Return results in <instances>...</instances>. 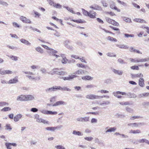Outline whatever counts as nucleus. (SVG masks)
<instances>
[{"label": "nucleus", "instance_id": "f257e3e1", "mask_svg": "<svg viewBox=\"0 0 149 149\" xmlns=\"http://www.w3.org/2000/svg\"><path fill=\"white\" fill-rule=\"evenodd\" d=\"M82 10L83 13L84 15L88 16L92 18H95L96 17L95 15L96 13L95 12L93 13V15L92 14H90V13L84 9H82Z\"/></svg>", "mask_w": 149, "mask_h": 149}, {"label": "nucleus", "instance_id": "f03ea898", "mask_svg": "<svg viewBox=\"0 0 149 149\" xmlns=\"http://www.w3.org/2000/svg\"><path fill=\"white\" fill-rule=\"evenodd\" d=\"M65 72L61 71V70L58 68H55L53 70L52 74H56L60 75H63L65 74Z\"/></svg>", "mask_w": 149, "mask_h": 149}, {"label": "nucleus", "instance_id": "7ed1b4c3", "mask_svg": "<svg viewBox=\"0 0 149 149\" xmlns=\"http://www.w3.org/2000/svg\"><path fill=\"white\" fill-rule=\"evenodd\" d=\"M47 52L49 55L54 56L57 58L60 57L59 55H57L56 54L58 52L52 49L50 50H48L47 51Z\"/></svg>", "mask_w": 149, "mask_h": 149}, {"label": "nucleus", "instance_id": "20e7f679", "mask_svg": "<svg viewBox=\"0 0 149 149\" xmlns=\"http://www.w3.org/2000/svg\"><path fill=\"white\" fill-rule=\"evenodd\" d=\"M26 101H32L35 100V96L33 95H25Z\"/></svg>", "mask_w": 149, "mask_h": 149}, {"label": "nucleus", "instance_id": "39448f33", "mask_svg": "<svg viewBox=\"0 0 149 149\" xmlns=\"http://www.w3.org/2000/svg\"><path fill=\"white\" fill-rule=\"evenodd\" d=\"M26 95H21L18 96L16 100L18 101H24L26 100Z\"/></svg>", "mask_w": 149, "mask_h": 149}, {"label": "nucleus", "instance_id": "423d86ee", "mask_svg": "<svg viewBox=\"0 0 149 149\" xmlns=\"http://www.w3.org/2000/svg\"><path fill=\"white\" fill-rule=\"evenodd\" d=\"M77 77V76L73 75H69L68 77H61L60 78L63 79L64 80H70Z\"/></svg>", "mask_w": 149, "mask_h": 149}, {"label": "nucleus", "instance_id": "0eeeda50", "mask_svg": "<svg viewBox=\"0 0 149 149\" xmlns=\"http://www.w3.org/2000/svg\"><path fill=\"white\" fill-rule=\"evenodd\" d=\"M66 103L63 101H59L56 102L52 105V106H56L61 105H66Z\"/></svg>", "mask_w": 149, "mask_h": 149}, {"label": "nucleus", "instance_id": "6e6552de", "mask_svg": "<svg viewBox=\"0 0 149 149\" xmlns=\"http://www.w3.org/2000/svg\"><path fill=\"white\" fill-rule=\"evenodd\" d=\"M20 19L23 22L26 23H31V21L29 19H27L25 17L23 16L20 17Z\"/></svg>", "mask_w": 149, "mask_h": 149}, {"label": "nucleus", "instance_id": "1a4fd4ad", "mask_svg": "<svg viewBox=\"0 0 149 149\" xmlns=\"http://www.w3.org/2000/svg\"><path fill=\"white\" fill-rule=\"evenodd\" d=\"M13 72L10 70H5L1 71L0 70V74L2 75L6 74H11Z\"/></svg>", "mask_w": 149, "mask_h": 149}, {"label": "nucleus", "instance_id": "9d476101", "mask_svg": "<svg viewBox=\"0 0 149 149\" xmlns=\"http://www.w3.org/2000/svg\"><path fill=\"white\" fill-rule=\"evenodd\" d=\"M112 71L115 74L119 75H122L123 73V72L122 70H119L114 69L112 70Z\"/></svg>", "mask_w": 149, "mask_h": 149}, {"label": "nucleus", "instance_id": "9b49d317", "mask_svg": "<svg viewBox=\"0 0 149 149\" xmlns=\"http://www.w3.org/2000/svg\"><path fill=\"white\" fill-rule=\"evenodd\" d=\"M22 116V115L21 114H18L14 117V120L15 122H17L19 121V119H21Z\"/></svg>", "mask_w": 149, "mask_h": 149}, {"label": "nucleus", "instance_id": "f8f14e48", "mask_svg": "<svg viewBox=\"0 0 149 149\" xmlns=\"http://www.w3.org/2000/svg\"><path fill=\"white\" fill-rule=\"evenodd\" d=\"M20 40L22 43L26 45L30 46L31 45V43L29 41L24 39L22 38Z\"/></svg>", "mask_w": 149, "mask_h": 149}, {"label": "nucleus", "instance_id": "ddd939ff", "mask_svg": "<svg viewBox=\"0 0 149 149\" xmlns=\"http://www.w3.org/2000/svg\"><path fill=\"white\" fill-rule=\"evenodd\" d=\"M18 82V79L17 77H15L13 79H10L8 83L9 84L15 83Z\"/></svg>", "mask_w": 149, "mask_h": 149}, {"label": "nucleus", "instance_id": "4468645a", "mask_svg": "<svg viewBox=\"0 0 149 149\" xmlns=\"http://www.w3.org/2000/svg\"><path fill=\"white\" fill-rule=\"evenodd\" d=\"M117 47H119L120 48L122 49H127L129 48V47L127 45H118L116 44V45Z\"/></svg>", "mask_w": 149, "mask_h": 149}, {"label": "nucleus", "instance_id": "2eb2a0df", "mask_svg": "<svg viewBox=\"0 0 149 149\" xmlns=\"http://www.w3.org/2000/svg\"><path fill=\"white\" fill-rule=\"evenodd\" d=\"M141 124V123H130L128 124V125L132 127H137Z\"/></svg>", "mask_w": 149, "mask_h": 149}, {"label": "nucleus", "instance_id": "dca6fc26", "mask_svg": "<svg viewBox=\"0 0 149 149\" xmlns=\"http://www.w3.org/2000/svg\"><path fill=\"white\" fill-rule=\"evenodd\" d=\"M82 79L84 80H91L93 79V78L90 76L87 75L82 77Z\"/></svg>", "mask_w": 149, "mask_h": 149}, {"label": "nucleus", "instance_id": "f3484780", "mask_svg": "<svg viewBox=\"0 0 149 149\" xmlns=\"http://www.w3.org/2000/svg\"><path fill=\"white\" fill-rule=\"evenodd\" d=\"M72 133L74 135H77L78 136H82L83 135V134L81 132L75 130H73Z\"/></svg>", "mask_w": 149, "mask_h": 149}, {"label": "nucleus", "instance_id": "a211bd4d", "mask_svg": "<svg viewBox=\"0 0 149 149\" xmlns=\"http://www.w3.org/2000/svg\"><path fill=\"white\" fill-rule=\"evenodd\" d=\"M139 85L141 87H143L144 85V80L143 78H141L139 80Z\"/></svg>", "mask_w": 149, "mask_h": 149}, {"label": "nucleus", "instance_id": "6ab92c4d", "mask_svg": "<svg viewBox=\"0 0 149 149\" xmlns=\"http://www.w3.org/2000/svg\"><path fill=\"white\" fill-rule=\"evenodd\" d=\"M149 95V93H144L139 94L138 95V97L139 98L143 97H148Z\"/></svg>", "mask_w": 149, "mask_h": 149}, {"label": "nucleus", "instance_id": "aec40b11", "mask_svg": "<svg viewBox=\"0 0 149 149\" xmlns=\"http://www.w3.org/2000/svg\"><path fill=\"white\" fill-rule=\"evenodd\" d=\"M37 121L39 123H42L45 124H48V121H46L41 118H37Z\"/></svg>", "mask_w": 149, "mask_h": 149}, {"label": "nucleus", "instance_id": "412c9836", "mask_svg": "<svg viewBox=\"0 0 149 149\" xmlns=\"http://www.w3.org/2000/svg\"><path fill=\"white\" fill-rule=\"evenodd\" d=\"M134 21L136 22H138L144 23H146V21L145 20L141 19L135 18L134 19Z\"/></svg>", "mask_w": 149, "mask_h": 149}, {"label": "nucleus", "instance_id": "4be33fe9", "mask_svg": "<svg viewBox=\"0 0 149 149\" xmlns=\"http://www.w3.org/2000/svg\"><path fill=\"white\" fill-rule=\"evenodd\" d=\"M0 5L6 7H7L9 5L6 2L2 0H0Z\"/></svg>", "mask_w": 149, "mask_h": 149}, {"label": "nucleus", "instance_id": "5701e85b", "mask_svg": "<svg viewBox=\"0 0 149 149\" xmlns=\"http://www.w3.org/2000/svg\"><path fill=\"white\" fill-rule=\"evenodd\" d=\"M84 70L82 69H79L78 70L76 71L75 73H74L75 74H84Z\"/></svg>", "mask_w": 149, "mask_h": 149}, {"label": "nucleus", "instance_id": "b1692460", "mask_svg": "<svg viewBox=\"0 0 149 149\" xmlns=\"http://www.w3.org/2000/svg\"><path fill=\"white\" fill-rule=\"evenodd\" d=\"M116 130V128L115 127H111L108 129L106 132V133L108 132H114Z\"/></svg>", "mask_w": 149, "mask_h": 149}, {"label": "nucleus", "instance_id": "393cba45", "mask_svg": "<svg viewBox=\"0 0 149 149\" xmlns=\"http://www.w3.org/2000/svg\"><path fill=\"white\" fill-rule=\"evenodd\" d=\"M45 129L47 130L51 131H54L56 130V128L55 127H46Z\"/></svg>", "mask_w": 149, "mask_h": 149}, {"label": "nucleus", "instance_id": "a878e982", "mask_svg": "<svg viewBox=\"0 0 149 149\" xmlns=\"http://www.w3.org/2000/svg\"><path fill=\"white\" fill-rule=\"evenodd\" d=\"M61 62L63 64H66L67 62L70 63V61L67 59L66 58H62L61 60Z\"/></svg>", "mask_w": 149, "mask_h": 149}, {"label": "nucleus", "instance_id": "bb28decb", "mask_svg": "<svg viewBox=\"0 0 149 149\" xmlns=\"http://www.w3.org/2000/svg\"><path fill=\"white\" fill-rule=\"evenodd\" d=\"M77 65L78 67H81L82 68H89L88 67L87 65H82V64H79L78 63L77 64Z\"/></svg>", "mask_w": 149, "mask_h": 149}, {"label": "nucleus", "instance_id": "cd10ccee", "mask_svg": "<svg viewBox=\"0 0 149 149\" xmlns=\"http://www.w3.org/2000/svg\"><path fill=\"white\" fill-rule=\"evenodd\" d=\"M53 6L59 9L61 8L62 6V5H61L59 3H55L54 4Z\"/></svg>", "mask_w": 149, "mask_h": 149}, {"label": "nucleus", "instance_id": "c85d7f7f", "mask_svg": "<svg viewBox=\"0 0 149 149\" xmlns=\"http://www.w3.org/2000/svg\"><path fill=\"white\" fill-rule=\"evenodd\" d=\"M11 59L13 60L17 61L18 60V57L16 56H8Z\"/></svg>", "mask_w": 149, "mask_h": 149}, {"label": "nucleus", "instance_id": "c756f323", "mask_svg": "<svg viewBox=\"0 0 149 149\" xmlns=\"http://www.w3.org/2000/svg\"><path fill=\"white\" fill-rule=\"evenodd\" d=\"M35 49L37 51L39 52L41 54H42L43 53V49L40 47L36 48Z\"/></svg>", "mask_w": 149, "mask_h": 149}, {"label": "nucleus", "instance_id": "7c9ffc66", "mask_svg": "<svg viewBox=\"0 0 149 149\" xmlns=\"http://www.w3.org/2000/svg\"><path fill=\"white\" fill-rule=\"evenodd\" d=\"M107 39L111 41L117 42V40L116 38H114L110 36L108 37Z\"/></svg>", "mask_w": 149, "mask_h": 149}, {"label": "nucleus", "instance_id": "2f4dec72", "mask_svg": "<svg viewBox=\"0 0 149 149\" xmlns=\"http://www.w3.org/2000/svg\"><path fill=\"white\" fill-rule=\"evenodd\" d=\"M71 20L72 21L74 22H76L78 23H83L85 22V21L82 20L81 19L78 20L72 19Z\"/></svg>", "mask_w": 149, "mask_h": 149}, {"label": "nucleus", "instance_id": "473e14b6", "mask_svg": "<svg viewBox=\"0 0 149 149\" xmlns=\"http://www.w3.org/2000/svg\"><path fill=\"white\" fill-rule=\"evenodd\" d=\"M9 104L6 102H0V106L3 107L5 106H8Z\"/></svg>", "mask_w": 149, "mask_h": 149}, {"label": "nucleus", "instance_id": "72a5a7b5", "mask_svg": "<svg viewBox=\"0 0 149 149\" xmlns=\"http://www.w3.org/2000/svg\"><path fill=\"white\" fill-rule=\"evenodd\" d=\"M110 24L117 26H119V23L113 19L111 21V22Z\"/></svg>", "mask_w": 149, "mask_h": 149}, {"label": "nucleus", "instance_id": "f704fd0d", "mask_svg": "<svg viewBox=\"0 0 149 149\" xmlns=\"http://www.w3.org/2000/svg\"><path fill=\"white\" fill-rule=\"evenodd\" d=\"M53 89L54 91H56L58 90H60V88H61V86H55L53 87Z\"/></svg>", "mask_w": 149, "mask_h": 149}, {"label": "nucleus", "instance_id": "c9c22d12", "mask_svg": "<svg viewBox=\"0 0 149 149\" xmlns=\"http://www.w3.org/2000/svg\"><path fill=\"white\" fill-rule=\"evenodd\" d=\"M45 91L47 93L54 92L53 87H51L46 89Z\"/></svg>", "mask_w": 149, "mask_h": 149}, {"label": "nucleus", "instance_id": "e433bc0d", "mask_svg": "<svg viewBox=\"0 0 149 149\" xmlns=\"http://www.w3.org/2000/svg\"><path fill=\"white\" fill-rule=\"evenodd\" d=\"M94 10H101V8L98 6L97 4H94Z\"/></svg>", "mask_w": 149, "mask_h": 149}, {"label": "nucleus", "instance_id": "4c0bfd02", "mask_svg": "<svg viewBox=\"0 0 149 149\" xmlns=\"http://www.w3.org/2000/svg\"><path fill=\"white\" fill-rule=\"evenodd\" d=\"M123 20L125 22H132V21L131 19L129 18H126L125 17H123Z\"/></svg>", "mask_w": 149, "mask_h": 149}, {"label": "nucleus", "instance_id": "58836bf2", "mask_svg": "<svg viewBox=\"0 0 149 149\" xmlns=\"http://www.w3.org/2000/svg\"><path fill=\"white\" fill-rule=\"evenodd\" d=\"M57 112L56 111H48L47 115H56L57 114Z\"/></svg>", "mask_w": 149, "mask_h": 149}, {"label": "nucleus", "instance_id": "ea45409f", "mask_svg": "<svg viewBox=\"0 0 149 149\" xmlns=\"http://www.w3.org/2000/svg\"><path fill=\"white\" fill-rule=\"evenodd\" d=\"M60 90L63 91H70L71 89H70L66 87H61V88H60Z\"/></svg>", "mask_w": 149, "mask_h": 149}, {"label": "nucleus", "instance_id": "a19ab883", "mask_svg": "<svg viewBox=\"0 0 149 149\" xmlns=\"http://www.w3.org/2000/svg\"><path fill=\"white\" fill-rule=\"evenodd\" d=\"M11 110V108L8 107H6L2 109L1 110V111H10Z\"/></svg>", "mask_w": 149, "mask_h": 149}, {"label": "nucleus", "instance_id": "79ce46f5", "mask_svg": "<svg viewBox=\"0 0 149 149\" xmlns=\"http://www.w3.org/2000/svg\"><path fill=\"white\" fill-rule=\"evenodd\" d=\"M5 145L7 149H11V145L10 143H5Z\"/></svg>", "mask_w": 149, "mask_h": 149}, {"label": "nucleus", "instance_id": "37998d69", "mask_svg": "<svg viewBox=\"0 0 149 149\" xmlns=\"http://www.w3.org/2000/svg\"><path fill=\"white\" fill-rule=\"evenodd\" d=\"M56 96H55L52 97L50 99V102H54L56 100Z\"/></svg>", "mask_w": 149, "mask_h": 149}, {"label": "nucleus", "instance_id": "c03bdc74", "mask_svg": "<svg viewBox=\"0 0 149 149\" xmlns=\"http://www.w3.org/2000/svg\"><path fill=\"white\" fill-rule=\"evenodd\" d=\"M131 69L133 70H138L139 69V68L138 66L136 65H134L130 67Z\"/></svg>", "mask_w": 149, "mask_h": 149}, {"label": "nucleus", "instance_id": "a18cd8bd", "mask_svg": "<svg viewBox=\"0 0 149 149\" xmlns=\"http://www.w3.org/2000/svg\"><path fill=\"white\" fill-rule=\"evenodd\" d=\"M84 139L88 141H91L93 139V138L91 136L85 137H84Z\"/></svg>", "mask_w": 149, "mask_h": 149}, {"label": "nucleus", "instance_id": "49530a36", "mask_svg": "<svg viewBox=\"0 0 149 149\" xmlns=\"http://www.w3.org/2000/svg\"><path fill=\"white\" fill-rule=\"evenodd\" d=\"M124 35L125 37L127 38H128L129 37H134V35L133 34H129L127 33L125 34Z\"/></svg>", "mask_w": 149, "mask_h": 149}, {"label": "nucleus", "instance_id": "de8ad7c7", "mask_svg": "<svg viewBox=\"0 0 149 149\" xmlns=\"http://www.w3.org/2000/svg\"><path fill=\"white\" fill-rule=\"evenodd\" d=\"M116 92H113V94L115 96L118 98H121L122 97V96L121 95H117L119 94H116Z\"/></svg>", "mask_w": 149, "mask_h": 149}, {"label": "nucleus", "instance_id": "09e8293b", "mask_svg": "<svg viewBox=\"0 0 149 149\" xmlns=\"http://www.w3.org/2000/svg\"><path fill=\"white\" fill-rule=\"evenodd\" d=\"M6 129L7 130H9V131H11L12 128L10 127V125L9 124H7L6 125Z\"/></svg>", "mask_w": 149, "mask_h": 149}, {"label": "nucleus", "instance_id": "8fccbe9b", "mask_svg": "<svg viewBox=\"0 0 149 149\" xmlns=\"http://www.w3.org/2000/svg\"><path fill=\"white\" fill-rule=\"evenodd\" d=\"M143 74L141 73L138 74H135V75L134 76V77L136 78V77H143Z\"/></svg>", "mask_w": 149, "mask_h": 149}, {"label": "nucleus", "instance_id": "3c124183", "mask_svg": "<svg viewBox=\"0 0 149 149\" xmlns=\"http://www.w3.org/2000/svg\"><path fill=\"white\" fill-rule=\"evenodd\" d=\"M149 60V58L141 59V62L148 61Z\"/></svg>", "mask_w": 149, "mask_h": 149}, {"label": "nucleus", "instance_id": "603ef678", "mask_svg": "<svg viewBox=\"0 0 149 149\" xmlns=\"http://www.w3.org/2000/svg\"><path fill=\"white\" fill-rule=\"evenodd\" d=\"M126 109L127 112L130 113H132L133 111L132 109L128 107H127L126 108Z\"/></svg>", "mask_w": 149, "mask_h": 149}, {"label": "nucleus", "instance_id": "864d4df0", "mask_svg": "<svg viewBox=\"0 0 149 149\" xmlns=\"http://www.w3.org/2000/svg\"><path fill=\"white\" fill-rule=\"evenodd\" d=\"M117 1L118 2L123 5L124 6H127L126 3L124 2L121 1L120 0H117Z\"/></svg>", "mask_w": 149, "mask_h": 149}, {"label": "nucleus", "instance_id": "5fc2aeb1", "mask_svg": "<svg viewBox=\"0 0 149 149\" xmlns=\"http://www.w3.org/2000/svg\"><path fill=\"white\" fill-rule=\"evenodd\" d=\"M89 117H85L83 118V122H87L89 121Z\"/></svg>", "mask_w": 149, "mask_h": 149}, {"label": "nucleus", "instance_id": "6e6d98bb", "mask_svg": "<svg viewBox=\"0 0 149 149\" xmlns=\"http://www.w3.org/2000/svg\"><path fill=\"white\" fill-rule=\"evenodd\" d=\"M92 100L95 99H98V95H96L93 94H91Z\"/></svg>", "mask_w": 149, "mask_h": 149}, {"label": "nucleus", "instance_id": "4d7b16f0", "mask_svg": "<svg viewBox=\"0 0 149 149\" xmlns=\"http://www.w3.org/2000/svg\"><path fill=\"white\" fill-rule=\"evenodd\" d=\"M55 148H56L57 149H65V148L61 145H58L56 146Z\"/></svg>", "mask_w": 149, "mask_h": 149}, {"label": "nucleus", "instance_id": "13d9d810", "mask_svg": "<svg viewBox=\"0 0 149 149\" xmlns=\"http://www.w3.org/2000/svg\"><path fill=\"white\" fill-rule=\"evenodd\" d=\"M107 55L108 56L110 57H116V55L113 54V53H107Z\"/></svg>", "mask_w": 149, "mask_h": 149}, {"label": "nucleus", "instance_id": "bf43d9fd", "mask_svg": "<svg viewBox=\"0 0 149 149\" xmlns=\"http://www.w3.org/2000/svg\"><path fill=\"white\" fill-rule=\"evenodd\" d=\"M95 87V85L93 84L88 85L86 86V88H94Z\"/></svg>", "mask_w": 149, "mask_h": 149}, {"label": "nucleus", "instance_id": "052dcab7", "mask_svg": "<svg viewBox=\"0 0 149 149\" xmlns=\"http://www.w3.org/2000/svg\"><path fill=\"white\" fill-rule=\"evenodd\" d=\"M141 133V132L140 130H133V133L134 134H139L140 133Z\"/></svg>", "mask_w": 149, "mask_h": 149}, {"label": "nucleus", "instance_id": "680f3d73", "mask_svg": "<svg viewBox=\"0 0 149 149\" xmlns=\"http://www.w3.org/2000/svg\"><path fill=\"white\" fill-rule=\"evenodd\" d=\"M55 32L54 33V35L56 36L59 37L60 36V34L56 30L55 31Z\"/></svg>", "mask_w": 149, "mask_h": 149}, {"label": "nucleus", "instance_id": "e2e57ef3", "mask_svg": "<svg viewBox=\"0 0 149 149\" xmlns=\"http://www.w3.org/2000/svg\"><path fill=\"white\" fill-rule=\"evenodd\" d=\"M40 111L42 113L45 114H47V112L48 111L45 110L43 109L42 110H40Z\"/></svg>", "mask_w": 149, "mask_h": 149}, {"label": "nucleus", "instance_id": "0e129e2a", "mask_svg": "<svg viewBox=\"0 0 149 149\" xmlns=\"http://www.w3.org/2000/svg\"><path fill=\"white\" fill-rule=\"evenodd\" d=\"M142 105L145 107L149 105V102H144L142 103Z\"/></svg>", "mask_w": 149, "mask_h": 149}, {"label": "nucleus", "instance_id": "69168bd1", "mask_svg": "<svg viewBox=\"0 0 149 149\" xmlns=\"http://www.w3.org/2000/svg\"><path fill=\"white\" fill-rule=\"evenodd\" d=\"M38 109L35 108H33L31 109V111L33 112H36L38 111Z\"/></svg>", "mask_w": 149, "mask_h": 149}, {"label": "nucleus", "instance_id": "338daca9", "mask_svg": "<svg viewBox=\"0 0 149 149\" xmlns=\"http://www.w3.org/2000/svg\"><path fill=\"white\" fill-rule=\"evenodd\" d=\"M132 4L134 7L138 9H139L140 8V6L139 5H138L136 3H132Z\"/></svg>", "mask_w": 149, "mask_h": 149}, {"label": "nucleus", "instance_id": "774afa93", "mask_svg": "<svg viewBox=\"0 0 149 149\" xmlns=\"http://www.w3.org/2000/svg\"><path fill=\"white\" fill-rule=\"evenodd\" d=\"M69 42V41L68 40H66L64 42V44L65 46L66 47L68 46V44Z\"/></svg>", "mask_w": 149, "mask_h": 149}]
</instances>
